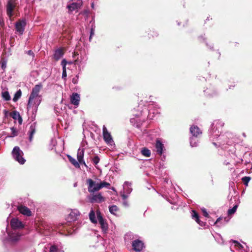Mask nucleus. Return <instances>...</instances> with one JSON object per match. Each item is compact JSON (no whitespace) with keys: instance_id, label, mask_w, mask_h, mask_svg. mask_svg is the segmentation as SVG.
<instances>
[{"instance_id":"412c9836","label":"nucleus","mask_w":252,"mask_h":252,"mask_svg":"<svg viewBox=\"0 0 252 252\" xmlns=\"http://www.w3.org/2000/svg\"><path fill=\"white\" fill-rule=\"evenodd\" d=\"M99 184V185L97 187V188L95 189V190H100L101 189L103 188H106L109 189L110 187V184L105 181L101 182Z\"/></svg>"},{"instance_id":"6ab92c4d","label":"nucleus","mask_w":252,"mask_h":252,"mask_svg":"<svg viewBox=\"0 0 252 252\" xmlns=\"http://www.w3.org/2000/svg\"><path fill=\"white\" fill-rule=\"evenodd\" d=\"M156 148L157 149V153L159 155H161L162 154L164 146L163 144L159 140H157L156 141Z\"/></svg>"},{"instance_id":"20e7f679","label":"nucleus","mask_w":252,"mask_h":252,"mask_svg":"<svg viewBox=\"0 0 252 252\" xmlns=\"http://www.w3.org/2000/svg\"><path fill=\"white\" fill-rule=\"evenodd\" d=\"M97 218L102 231L106 232L108 228V224L106 220L103 218L100 211H96Z\"/></svg>"},{"instance_id":"9b49d317","label":"nucleus","mask_w":252,"mask_h":252,"mask_svg":"<svg viewBox=\"0 0 252 252\" xmlns=\"http://www.w3.org/2000/svg\"><path fill=\"white\" fill-rule=\"evenodd\" d=\"M143 242L138 239L134 240L132 243L133 249L136 252H140L142 251L143 248Z\"/></svg>"},{"instance_id":"6e6552de","label":"nucleus","mask_w":252,"mask_h":252,"mask_svg":"<svg viewBox=\"0 0 252 252\" xmlns=\"http://www.w3.org/2000/svg\"><path fill=\"white\" fill-rule=\"evenodd\" d=\"M10 225L13 229H17L24 227L22 222L17 218H13L10 221Z\"/></svg>"},{"instance_id":"423d86ee","label":"nucleus","mask_w":252,"mask_h":252,"mask_svg":"<svg viewBox=\"0 0 252 252\" xmlns=\"http://www.w3.org/2000/svg\"><path fill=\"white\" fill-rule=\"evenodd\" d=\"M82 4V1L80 0L76 2H72L70 4L67 5V8L68 9V13L71 14L73 10L80 8Z\"/></svg>"},{"instance_id":"f704fd0d","label":"nucleus","mask_w":252,"mask_h":252,"mask_svg":"<svg viewBox=\"0 0 252 252\" xmlns=\"http://www.w3.org/2000/svg\"><path fill=\"white\" fill-rule=\"evenodd\" d=\"M58 251V247L55 245L51 246L50 248V252H57Z\"/></svg>"},{"instance_id":"1a4fd4ad","label":"nucleus","mask_w":252,"mask_h":252,"mask_svg":"<svg viewBox=\"0 0 252 252\" xmlns=\"http://www.w3.org/2000/svg\"><path fill=\"white\" fill-rule=\"evenodd\" d=\"M41 102L40 97H35L32 101H30V97L29 98L28 103L27 104V109L29 110L31 107H37L39 105Z\"/></svg>"},{"instance_id":"4c0bfd02","label":"nucleus","mask_w":252,"mask_h":252,"mask_svg":"<svg viewBox=\"0 0 252 252\" xmlns=\"http://www.w3.org/2000/svg\"><path fill=\"white\" fill-rule=\"evenodd\" d=\"M67 62L65 59H63L61 62V64L63 66V69L66 68V65Z\"/></svg>"},{"instance_id":"7c9ffc66","label":"nucleus","mask_w":252,"mask_h":252,"mask_svg":"<svg viewBox=\"0 0 252 252\" xmlns=\"http://www.w3.org/2000/svg\"><path fill=\"white\" fill-rule=\"evenodd\" d=\"M192 218L194 219L196 221H199V215L196 211L195 210L192 211Z\"/></svg>"},{"instance_id":"9d476101","label":"nucleus","mask_w":252,"mask_h":252,"mask_svg":"<svg viewBox=\"0 0 252 252\" xmlns=\"http://www.w3.org/2000/svg\"><path fill=\"white\" fill-rule=\"evenodd\" d=\"M102 130L103 139L105 142L108 144L112 143L113 142L112 136L104 126H103Z\"/></svg>"},{"instance_id":"79ce46f5","label":"nucleus","mask_w":252,"mask_h":252,"mask_svg":"<svg viewBox=\"0 0 252 252\" xmlns=\"http://www.w3.org/2000/svg\"><path fill=\"white\" fill-rule=\"evenodd\" d=\"M27 54L29 55V56H32V57H34V54L33 53V52L32 51V50H29L28 52H27Z\"/></svg>"},{"instance_id":"e433bc0d","label":"nucleus","mask_w":252,"mask_h":252,"mask_svg":"<svg viewBox=\"0 0 252 252\" xmlns=\"http://www.w3.org/2000/svg\"><path fill=\"white\" fill-rule=\"evenodd\" d=\"M99 160L100 158L97 156H95L93 158V162L95 165H96L99 162Z\"/></svg>"},{"instance_id":"4be33fe9","label":"nucleus","mask_w":252,"mask_h":252,"mask_svg":"<svg viewBox=\"0 0 252 252\" xmlns=\"http://www.w3.org/2000/svg\"><path fill=\"white\" fill-rule=\"evenodd\" d=\"M67 158L68 159L69 161H70V162L73 164L76 168H80V164L79 163H78V162H77L76 161V160L73 158L70 155H67Z\"/></svg>"},{"instance_id":"ddd939ff","label":"nucleus","mask_w":252,"mask_h":252,"mask_svg":"<svg viewBox=\"0 0 252 252\" xmlns=\"http://www.w3.org/2000/svg\"><path fill=\"white\" fill-rule=\"evenodd\" d=\"M189 131L192 136L197 137L202 134V131L197 126H192L189 128Z\"/></svg>"},{"instance_id":"0eeeda50","label":"nucleus","mask_w":252,"mask_h":252,"mask_svg":"<svg viewBox=\"0 0 252 252\" xmlns=\"http://www.w3.org/2000/svg\"><path fill=\"white\" fill-rule=\"evenodd\" d=\"M87 183L88 184V191L89 192H94L98 191L99 190H95V189L99 185V183H96L94 180L91 179H88L87 180Z\"/></svg>"},{"instance_id":"f3484780","label":"nucleus","mask_w":252,"mask_h":252,"mask_svg":"<svg viewBox=\"0 0 252 252\" xmlns=\"http://www.w3.org/2000/svg\"><path fill=\"white\" fill-rule=\"evenodd\" d=\"M10 116L14 120H17L19 124H21L22 123V118L21 117L19 112L14 111L11 112L10 114Z\"/></svg>"},{"instance_id":"603ef678","label":"nucleus","mask_w":252,"mask_h":252,"mask_svg":"<svg viewBox=\"0 0 252 252\" xmlns=\"http://www.w3.org/2000/svg\"><path fill=\"white\" fill-rule=\"evenodd\" d=\"M91 6H92V8H94V4L93 3H92V4H91Z\"/></svg>"},{"instance_id":"cd10ccee","label":"nucleus","mask_w":252,"mask_h":252,"mask_svg":"<svg viewBox=\"0 0 252 252\" xmlns=\"http://www.w3.org/2000/svg\"><path fill=\"white\" fill-rule=\"evenodd\" d=\"M1 96L6 101H8L10 100L11 97L8 92L7 91L2 92L1 94Z\"/></svg>"},{"instance_id":"c9c22d12","label":"nucleus","mask_w":252,"mask_h":252,"mask_svg":"<svg viewBox=\"0 0 252 252\" xmlns=\"http://www.w3.org/2000/svg\"><path fill=\"white\" fill-rule=\"evenodd\" d=\"M67 77V73H66V69L63 68V74H62V78L63 79L64 81L66 80Z\"/></svg>"},{"instance_id":"58836bf2","label":"nucleus","mask_w":252,"mask_h":252,"mask_svg":"<svg viewBox=\"0 0 252 252\" xmlns=\"http://www.w3.org/2000/svg\"><path fill=\"white\" fill-rule=\"evenodd\" d=\"M78 81V76L76 75L75 77H74L72 80V82L73 84H77Z\"/></svg>"},{"instance_id":"f8f14e48","label":"nucleus","mask_w":252,"mask_h":252,"mask_svg":"<svg viewBox=\"0 0 252 252\" xmlns=\"http://www.w3.org/2000/svg\"><path fill=\"white\" fill-rule=\"evenodd\" d=\"M17 209L21 214L24 215H26L28 217L32 216V212L26 206L20 205L17 207Z\"/></svg>"},{"instance_id":"a211bd4d","label":"nucleus","mask_w":252,"mask_h":252,"mask_svg":"<svg viewBox=\"0 0 252 252\" xmlns=\"http://www.w3.org/2000/svg\"><path fill=\"white\" fill-rule=\"evenodd\" d=\"M64 54L63 48H59L56 50L54 54V58L56 61H58Z\"/></svg>"},{"instance_id":"a18cd8bd","label":"nucleus","mask_w":252,"mask_h":252,"mask_svg":"<svg viewBox=\"0 0 252 252\" xmlns=\"http://www.w3.org/2000/svg\"><path fill=\"white\" fill-rule=\"evenodd\" d=\"M221 220V218H219L216 221V222H215V224H216L218 222H219L220 220Z\"/></svg>"},{"instance_id":"4468645a","label":"nucleus","mask_w":252,"mask_h":252,"mask_svg":"<svg viewBox=\"0 0 252 252\" xmlns=\"http://www.w3.org/2000/svg\"><path fill=\"white\" fill-rule=\"evenodd\" d=\"M70 101L72 104L75 106H78L80 101L79 95L76 93H73L72 95L70 96Z\"/></svg>"},{"instance_id":"c756f323","label":"nucleus","mask_w":252,"mask_h":252,"mask_svg":"<svg viewBox=\"0 0 252 252\" xmlns=\"http://www.w3.org/2000/svg\"><path fill=\"white\" fill-rule=\"evenodd\" d=\"M110 212L111 214H115V213L119 211V208L116 205L110 206L109 208Z\"/></svg>"},{"instance_id":"dca6fc26","label":"nucleus","mask_w":252,"mask_h":252,"mask_svg":"<svg viewBox=\"0 0 252 252\" xmlns=\"http://www.w3.org/2000/svg\"><path fill=\"white\" fill-rule=\"evenodd\" d=\"M104 201V199L103 197V196L101 195V194L100 193H98L97 194L94 195L92 196V197L91 198V202L92 203H94V202L100 203Z\"/></svg>"},{"instance_id":"bb28decb","label":"nucleus","mask_w":252,"mask_h":252,"mask_svg":"<svg viewBox=\"0 0 252 252\" xmlns=\"http://www.w3.org/2000/svg\"><path fill=\"white\" fill-rule=\"evenodd\" d=\"M22 95V91L20 89L16 92L13 98V101L14 102H16L21 96Z\"/></svg>"},{"instance_id":"49530a36","label":"nucleus","mask_w":252,"mask_h":252,"mask_svg":"<svg viewBox=\"0 0 252 252\" xmlns=\"http://www.w3.org/2000/svg\"><path fill=\"white\" fill-rule=\"evenodd\" d=\"M190 145L191 146V147H194L195 146V145H193L192 144V139H191V141L190 142Z\"/></svg>"},{"instance_id":"2f4dec72","label":"nucleus","mask_w":252,"mask_h":252,"mask_svg":"<svg viewBox=\"0 0 252 252\" xmlns=\"http://www.w3.org/2000/svg\"><path fill=\"white\" fill-rule=\"evenodd\" d=\"M251 180V177L245 176L242 178V182H243L244 184L246 186L248 185V183L249 181Z\"/></svg>"},{"instance_id":"a19ab883","label":"nucleus","mask_w":252,"mask_h":252,"mask_svg":"<svg viewBox=\"0 0 252 252\" xmlns=\"http://www.w3.org/2000/svg\"><path fill=\"white\" fill-rule=\"evenodd\" d=\"M94 30L93 29H91V32H90V37H89V40L90 41H91V40L92 38V36L94 35Z\"/></svg>"},{"instance_id":"5701e85b","label":"nucleus","mask_w":252,"mask_h":252,"mask_svg":"<svg viewBox=\"0 0 252 252\" xmlns=\"http://www.w3.org/2000/svg\"><path fill=\"white\" fill-rule=\"evenodd\" d=\"M84 155V150L79 149L77 152V159L79 162H81L83 160Z\"/></svg>"},{"instance_id":"2eb2a0df","label":"nucleus","mask_w":252,"mask_h":252,"mask_svg":"<svg viewBox=\"0 0 252 252\" xmlns=\"http://www.w3.org/2000/svg\"><path fill=\"white\" fill-rule=\"evenodd\" d=\"M79 215V212L77 210H73L71 211L69 214L68 219L70 221L76 220L77 217Z\"/></svg>"},{"instance_id":"c85d7f7f","label":"nucleus","mask_w":252,"mask_h":252,"mask_svg":"<svg viewBox=\"0 0 252 252\" xmlns=\"http://www.w3.org/2000/svg\"><path fill=\"white\" fill-rule=\"evenodd\" d=\"M238 207V205L237 204H236L232 209H228L227 211L228 215L231 216L233 215L236 212Z\"/></svg>"},{"instance_id":"72a5a7b5","label":"nucleus","mask_w":252,"mask_h":252,"mask_svg":"<svg viewBox=\"0 0 252 252\" xmlns=\"http://www.w3.org/2000/svg\"><path fill=\"white\" fill-rule=\"evenodd\" d=\"M1 67L4 70L6 67V61L4 59H2L0 61Z\"/></svg>"},{"instance_id":"393cba45","label":"nucleus","mask_w":252,"mask_h":252,"mask_svg":"<svg viewBox=\"0 0 252 252\" xmlns=\"http://www.w3.org/2000/svg\"><path fill=\"white\" fill-rule=\"evenodd\" d=\"M89 218L90 220L93 223H96L97 220L95 219V215L94 212L93 210H91L89 214Z\"/></svg>"},{"instance_id":"c03bdc74","label":"nucleus","mask_w":252,"mask_h":252,"mask_svg":"<svg viewBox=\"0 0 252 252\" xmlns=\"http://www.w3.org/2000/svg\"><path fill=\"white\" fill-rule=\"evenodd\" d=\"M78 163L81 164H84L85 166H87V165H86L85 162L84 161V159L82 160V161H81V162H78Z\"/></svg>"},{"instance_id":"7ed1b4c3","label":"nucleus","mask_w":252,"mask_h":252,"mask_svg":"<svg viewBox=\"0 0 252 252\" xmlns=\"http://www.w3.org/2000/svg\"><path fill=\"white\" fill-rule=\"evenodd\" d=\"M26 25V22L25 20H19L15 24V30L19 34H23Z\"/></svg>"},{"instance_id":"a878e982","label":"nucleus","mask_w":252,"mask_h":252,"mask_svg":"<svg viewBox=\"0 0 252 252\" xmlns=\"http://www.w3.org/2000/svg\"><path fill=\"white\" fill-rule=\"evenodd\" d=\"M141 153L142 154V155L146 157H150L151 156L150 150L146 148H143L142 149Z\"/></svg>"},{"instance_id":"473e14b6","label":"nucleus","mask_w":252,"mask_h":252,"mask_svg":"<svg viewBox=\"0 0 252 252\" xmlns=\"http://www.w3.org/2000/svg\"><path fill=\"white\" fill-rule=\"evenodd\" d=\"M11 133L10 137H13L18 135V131L16 130V129L15 127H11Z\"/></svg>"},{"instance_id":"37998d69","label":"nucleus","mask_w":252,"mask_h":252,"mask_svg":"<svg viewBox=\"0 0 252 252\" xmlns=\"http://www.w3.org/2000/svg\"><path fill=\"white\" fill-rule=\"evenodd\" d=\"M196 222L202 226L204 225V222L203 221H201L200 220H199V221Z\"/></svg>"},{"instance_id":"3c124183","label":"nucleus","mask_w":252,"mask_h":252,"mask_svg":"<svg viewBox=\"0 0 252 252\" xmlns=\"http://www.w3.org/2000/svg\"><path fill=\"white\" fill-rule=\"evenodd\" d=\"M234 242V243H237V244H239V245H240V244L239 243H238V242H237V241H234V242Z\"/></svg>"},{"instance_id":"09e8293b","label":"nucleus","mask_w":252,"mask_h":252,"mask_svg":"<svg viewBox=\"0 0 252 252\" xmlns=\"http://www.w3.org/2000/svg\"><path fill=\"white\" fill-rule=\"evenodd\" d=\"M76 55H78L77 52H74L73 57H74Z\"/></svg>"},{"instance_id":"de8ad7c7","label":"nucleus","mask_w":252,"mask_h":252,"mask_svg":"<svg viewBox=\"0 0 252 252\" xmlns=\"http://www.w3.org/2000/svg\"><path fill=\"white\" fill-rule=\"evenodd\" d=\"M3 24H3V22H2L1 19H0V27H2Z\"/></svg>"},{"instance_id":"aec40b11","label":"nucleus","mask_w":252,"mask_h":252,"mask_svg":"<svg viewBox=\"0 0 252 252\" xmlns=\"http://www.w3.org/2000/svg\"><path fill=\"white\" fill-rule=\"evenodd\" d=\"M9 239L12 242H16L19 241L21 235L19 233H11L9 234Z\"/></svg>"},{"instance_id":"39448f33","label":"nucleus","mask_w":252,"mask_h":252,"mask_svg":"<svg viewBox=\"0 0 252 252\" xmlns=\"http://www.w3.org/2000/svg\"><path fill=\"white\" fill-rule=\"evenodd\" d=\"M42 87V85L40 84L38 85H36L32 89V91L30 95V101H32V99L35 97H40L39 95V93L41 90Z\"/></svg>"},{"instance_id":"f257e3e1","label":"nucleus","mask_w":252,"mask_h":252,"mask_svg":"<svg viewBox=\"0 0 252 252\" xmlns=\"http://www.w3.org/2000/svg\"><path fill=\"white\" fill-rule=\"evenodd\" d=\"M5 7L6 14L10 19L14 15L17 16V12L19 9L17 0H7Z\"/></svg>"},{"instance_id":"b1692460","label":"nucleus","mask_w":252,"mask_h":252,"mask_svg":"<svg viewBox=\"0 0 252 252\" xmlns=\"http://www.w3.org/2000/svg\"><path fill=\"white\" fill-rule=\"evenodd\" d=\"M29 133V141L31 142L32 140L33 135L35 133V127L34 125H31L30 128Z\"/></svg>"},{"instance_id":"ea45409f","label":"nucleus","mask_w":252,"mask_h":252,"mask_svg":"<svg viewBox=\"0 0 252 252\" xmlns=\"http://www.w3.org/2000/svg\"><path fill=\"white\" fill-rule=\"evenodd\" d=\"M202 213L204 216H205V217H209V214H208L205 209L202 210Z\"/></svg>"},{"instance_id":"f03ea898","label":"nucleus","mask_w":252,"mask_h":252,"mask_svg":"<svg viewBox=\"0 0 252 252\" xmlns=\"http://www.w3.org/2000/svg\"><path fill=\"white\" fill-rule=\"evenodd\" d=\"M12 154L14 159L20 164H23L25 162L26 160L23 158V152L19 147L16 146L13 148Z\"/></svg>"},{"instance_id":"864d4df0","label":"nucleus","mask_w":252,"mask_h":252,"mask_svg":"<svg viewBox=\"0 0 252 252\" xmlns=\"http://www.w3.org/2000/svg\"><path fill=\"white\" fill-rule=\"evenodd\" d=\"M243 135L244 136V137H246V135L245 133H243Z\"/></svg>"},{"instance_id":"8fccbe9b","label":"nucleus","mask_w":252,"mask_h":252,"mask_svg":"<svg viewBox=\"0 0 252 252\" xmlns=\"http://www.w3.org/2000/svg\"><path fill=\"white\" fill-rule=\"evenodd\" d=\"M122 197H123V199H125L126 198V195L123 194V195H122Z\"/></svg>"},{"instance_id":"5fc2aeb1","label":"nucleus","mask_w":252,"mask_h":252,"mask_svg":"<svg viewBox=\"0 0 252 252\" xmlns=\"http://www.w3.org/2000/svg\"><path fill=\"white\" fill-rule=\"evenodd\" d=\"M124 204H125V205H127L126 202H124Z\"/></svg>"}]
</instances>
